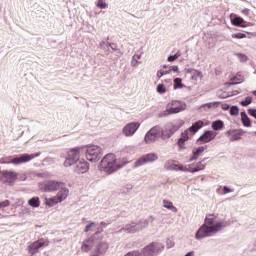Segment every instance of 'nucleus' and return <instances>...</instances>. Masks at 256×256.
<instances>
[{"instance_id":"nucleus-1","label":"nucleus","mask_w":256,"mask_h":256,"mask_svg":"<svg viewBox=\"0 0 256 256\" xmlns=\"http://www.w3.org/2000/svg\"><path fill=\"white\" fill-rule=\"evenodd\" d=\"M224 227H227V223L223 220H217V215L208 214L204 220V224L196 232V239H205V237H212L219 233Z\"/></svg>"},{"instance_id":"nucleus-2","label":"nucleus","mask_w":256,"mask_h":256,"mask_svg":"<svg viewBox=\"0 0 256 256\" xmlns=\"http://www.w3.org/2000/svg\"><path fill=\"white\" fill-rule=\"evenodd\" d=\"M119 167L117 157L113 153L107 154L100 162V171H104L107 175L115 173Z\"/></svg>"},{"instance_id":"nucleus-3","label":"nucleus","mask_w":256,"mask_h":256,"mask_svg":"<svg viewBox=\"0 0 256 256\" xmlns=\"http://www.w3.org/2000/svg\"><path fill=\"white\" fill-rule=\"evenodd\" d=\"M187 105L179 100H172L167 104L166 110L159 114V117H167L169 115H173L175 113H181V111H185Z\"/></svg>"},{"instance_id":"nucleus-4","label":"nucleus","mask_w":256,"mask_h":256,"mask_svg":"<svg viewBox=\"0 0 256 256\" xmlns=\"http://www.w3.org/2000/svg\"><path fill=\"white\" fill-rule=\"evenodd\" d=\"M205 167H206V164H203L202 161H199L197 163L188 164V165H177V164L173 165V169L175 171H184V172H188V173H197L199 171H203V169H205Z\"/></svg>"},{"instance_id":"nucleus-5","label":"nucleus","mask_w":256,"mask_h":256,"mask_svg":"<svg viewBox=\"0 0 256 256\" xmlns=\"http://www.w3.org/2000/svg\"><path fill=\"white\" fill-rule=\"evenodd\" d=\"M35 157H39V154H23L16 158H3L0 160V163H12V165H21L22 163H29V161H33Z\"/></svg>"},{"instance_id":"nucleus-6","label":"nucleus","mask_w":256,"mask_h":256,"mask_svg":"<svg viewBox=\"0 0 256 256\" xmlns=\"http://www.w3.org/2000/svg\"><path fill=\"white\" fill-rule=\"evenodd\" d=\"M103 157V149L97 145L88 146L86 149V158L92 163H97Z\"/></svg>"},{"instance_id":"nucleus-7","label":"nucleus","mask_w":256,"mask_h":256,"mask_svg":"<svg viewBox=\"0 0 256 256\" xmlns=\"http://www.w3.org/2000/svg\"><path fill=\"white\" fill-rule=\"evenodd\" d=\"M81 157V148L76 147L72 148L68 151V155L66 160L64 161V167H71V165H75L79 161Z\"/></svg>"},{"instance_id":"nucleus-8","label":"nucleus","mask_w":256,"mask_h":256,"mask_svg":"<svg viewBox=\"0 0 256 256\" xmlns=\"http://www.w3.org/2000/svg\"><path fill=\"white\" fill-rule=\"evenodd\" d=\"M41 191L53 192L59 191V187H63V182H57L55 180H48L39 184Z\"/></svg>"},{"instance_id":"nucleus-9","label":"nucleus","mask_w":256,"mask_h":256,"mask_svg":"<svg viewBox=\"0 0 256 256\" xmlns=\"http://www.w3.org/2000/svg\"><path fill=\"white\" fill-rule=\"evenodd\" d=\"M0 175V181L3 183H9V185H13L19 177L17 172L11 170H1Z\"/></svg>"},{"instance_id":"nucleus-10","label":"nucleus","mask_w":256,"mask_h":256,"mask_svg":"<svg viewBox=\"0 0 256 256\" xmlns=\"http://www.w3.org/2000/svg\"><path fill=\"white\" fill-rule=\"evenodd\" d=\"M160 251H163V246L160 243L154 242V243H151L143 248L142 255L143 256H155Z\"/></svg>"},{"instance_id":"nucleus-11","label":"nucleus","mask_w":256,"mask_h":256,"mask_svg":"<svg viewBox=\"0 0 256 256\" xmlns=\"http://www.w3.org/2000/svg\"><path fill=\"white\" fill-rule=\"evenodd\" d=\"M161 137V127L159 126H154L153 128L150 129L145 135L144 141L145 143H155L157 139Z\"/></svg>"},{"instance_id":"nucleus-12","label":"nucleus","mask_w":256,"mask_h":256,"mask_svg":"<svg viewBox=\"0 0 256 256\" xmlns=\"http://www.w3.org/2000/svg\"><path fill=\"white\" fill-rule=\"evenodd\" d=\"M157 159H159V156L156 153H148L136 160L134 167H142V165H146V163H153V161H157Z\"/></svg>"},{"instance_id":"nucleus-13","label":"nucleus","mask_w":256,"mask_h":256,"mask_svg":"<svg viewBox=\"0 0 256 256\" xmlns=\"http://www.w3.org/2000/svg\"><path fill=\"white\" fill-rule=\"evenodd\" d=\"M49 246V240L45 239H39L37 241H34L28 246V251L31 256L35 255V253H39V249L41 247H48Z\"/></svg>"},{"instance_id":"nucleus-14","label":"nucleus","mask_w":256,"mask_h":256,"mask_svg":"<svg viewBox=\"0 0 256 256\" xmlns=\"http://www.w3.org/2000/svg\"><path fill=\"white\" fill-rule=\"evenodd\" d=\"M139 127H141L139 122L128 123L126 126H124L122 133L125 135V137H133V135L137 133V129H139Z\"/></svg>"},{"instance_id":"nucleus-15","label":"nucleus","mask_w":256,"mask_h":256,"mask_svg":"<svg viewBox=\"0 0 256 256\" xmlns=\"http://www.w3.org/2000/svg\"><path fill=\"white\" fill-rule=\"evenodd\" d=\"M176 131H179V126L168 124L165 129L161 130V137L162 139H169Z\"/></svg>"},{"instance_id":"nucleus-16","label":"nucleus","mask_w":256,"mask_h":256,"mask_svg":"<svg viewBox=\"0 0 256 256\" xmlns=\"http://www.w3.org/2000/svg\"><path fill=\"white\" fill-rule=\"evenodd\" d=\"M227 137H229L230 141H239L241 140V137L245 135V131L241 129H234V130H228L226 132Z\"/></svg>"},{"instance_id":"nucleus-17","label":"nucleus","mask_w":256,"mask_h":256,"mask_svg":"<svg viewBox=\"0 0 256 256\" xmlns=\"http://www.w3.org/2000/svg\"><path fill=\"white\" fill-rule=\"evenodd\" d=\"M76 173H87L89 171V163L85 160H78L74 168Z\"/></svg>"},{"instance_id":"nucleus-18","label":"nucleus","mask_w":256,"mask_h":256,"mask_svg":"<svg viewBox=\"0 0 256 256\" xmlns=\"http://www.w3.org/2000/svg\"><path fill=\"white\" fill-rule=\"evenodd\" d=\"M231 23L232 25H234L235 27H251V23L250 22H246L243 18L235 16L231 19Z\"/></svg>"},{"instance_id":"nucleus-19","label":"nucleus","mask_w":256,"mask_h":256,"mask_svg":"<svg viewBox=\"0 0 256 256\" xmlns=\"http://www.w3.org/2000/svg\"><path fill=\"white\" fill-rule=\"evenodd\" d=\"M58 191L59 192L57 193L56 197H58V200H60V203L62 201H65V199H67V197H69V190L65 186V183H62V186L59 187Z\"/></svg>"},{"instance_id":"nucleus-20","label":"nucleus","mask_w":256,"mask_h":256,"mask_svg":"<svg viewBox=\"0 0 256 256\" xmlns=\"http://www.w3.org/2000/svg\"><path fill=\"white\" fill-rule=\"evenodd\" d=\"M217 134L213 131H206L199 139L200 143H209L213 141V138L216 137Z\"/></svg>"},{"instance_id":"nucleus-21","label":"nucleus","mask_w":256,"mask_h":256,"mask_svg":"<svg viewBox=\"0 0 256 256\" xmlns=\"http://www.w3.org/2000/svg\"><path fill=\"white\" fill-rule=\"evenodd\" d=\"M189 140V130H185L181 137L178 139V145L180 149H185V141Z\"/></svg>"},{"instance_id":"nucleus-22","label":"nucleus","mask_w":256,"mask_h":256,"mask_svg":"<svg viewBox=\"0 0 256 256\" xmlns=\"http://www.w3.org/2000/svg\"><path fill=\"white\" fill-rule=\"evenodd\" d=\"M204 151H205L204 146H200V147L196 148L195 150H193V155L190 158V161H197V159H199V157H201V155H203Z\"/></svg>"},{"instance_id":"nucleus-23","label":"nucleus","mask_w":256,"mask_h":256,"mask_svg":"<svg viewBox=\"0 0 256 256\" xmlns=\"http://www.w3.org/2000/svg\"><path fill=\"white\" fill-rule=\"evenodd\" d=\"M91 247H93V240L88 239L83 242L81 250L84 251V253H89V251H91Z\"/></svg>"},{"instance_id":"nucleus-24","label":"nucleus","mask_w":256,"mask_h":256,"mask_svg":"<svg viewBox=\"0 0 256 256\" xmlns=\"http://www.w3.org/2000/svg\"><path fill=\"white\" fill-rule=\"evenodd\" d=\"M203 125H205V123L201 120L195 122L189 129L188 131H190V133H197V131H199V129H201V127H203Z\"/></svg>"},{"instance_id":"nucleus-25","label":"nucleus","mask_w":256,"mask_h":256,"mask_svg":"<svg viewBox=\"0 0 256 256\" xmlns=\"http://www.w3.org/2000/svg\"><path fill=\"white\" fill-rule=\"evenodd\" d=\"M57 203H61L57 196L47 198L45 200V205H47L48 207H54V205H57Z\"/></svg>"},{"instance_id":"nucleus-26","label":"nucleus","mask_w":256,"mask_h":256,"mask_svg":"<svg viewBox=\"0 0 256 256\" xmlns=\"http://www.w3.org/2000/svg\"><path fill=\"white\" fill-rule=\"evenodd\" d=\"M241 121H242L244 127L251 126V119H249V116H247V113H245V112H241Z\"/></svg>"},{"instance_id":"nucleus-27","label":"nucleus","mask_w":256,"mask_h":256,"mask_svg":"<svg viewBox=\"0 0 256 256\" xmlns=\"http://www.w3.org/2000/svg\"><path fill=\"white\" fill-rule=\"evenodd\" d=\"M225 127V124L221 120H216L212 123V129L213 131H221Z\"/></svg>"},{"instance_id":"nucleus-28","label":"nucleus","mask_w":256,"mask_h":256,"mask_svg":"<svg viewBox=\"0 0 256 256\" xmlns=\"http://www.w3.org/2000/svg\"><path fill=\"white\" fill-rule=\"evenodd\" d=\"M230 83L228 85H239V83H243V76L241 74H237L235 77L230 79Z\"/></svg>"},{"instance_id":"nucleus-29","label":"nucleus","mask_w":256,"mask_h":256,"mask_svg":"<svg viewBox=\"0 0 256 256\" xmlns=\"http://www.w3.org/2000/svg\"><path fill=\"white\" fill-rule=\"evenodd\" d=\"M163 207L170 209V211H173V213H177V207L173 206V202L171 201L163 200Z\"/></svg>"},{"instance_id":"nucleus-30","label":"nucleus","mask_w":256,"mask_h":256,"mask_svg":"<svg viewBox=\"0 0 256 256\" xmlns=\"http://www.w3.org/2000/svg\"><path fill=\"white\" fill-rule=\"evenodd\" d=\"M28 205H30V207H39V205H41V201L39 200V197H33L28 201Z\"/></svg>"},{"instance_id":"nucleus-31","label":"nucleus","mask_w":256,"mask_h":256,"mask_svg":"<svg viewBox=\"0 0 256 256\" xmlns=\"http://www.w3.org/2000/svg\"><path fill=\"white\" fill-rule=\"evenodd\" d=\"M217 107H219V102H210L203 104L201 109H217Z\"/></svg>"},{"instance_id":"nucleus-32","label":"nucleus","mask_w":256,"mask_h":256,"mask_svg":"<svg viewBox=\"0 0 256 256\" xmlns=\"http://www.w3.org/2000/svg\"><path fill=\"white\" fill-rule=\"evenodd\" d=\"M174 89H183V83L181 78H176L174 80Z\"/></svg>"},{"instance_id":"nucleus-33","label":"nucleus","mask_w":256,"mask_h":256,"mask_svg":"<svg viewBox=\"0 0 256 256\" xmlns=\"http://www.w3.org/2000/svg\"><path fill=\"white\" fill-rule=\"evenodd\" d=\"M245 38H247V34L245 33L232 34V39H245Z\"/></svg>"},{"instance_id":"nucleus-34","label":"nucleus","mask_w":256,"mask_h":256,"mask_svg":"<svg viewBox=\"0 0 256 256\" xmlns=\"http://www.w3.org/2000/svg\"><path fill=\"white\" fill-rule=\"evenodd\" d=\"M99 9H107V2L105 0H98L96 5Z\"/></svg>"},{"instance_id":"nucleus-35","label":"nucleus","mask_w":256,"mask_h":256,"mask_svg":"<svg viewBox=\"0 0 256 256\" xmlns=\"http://www.w3.org/2000/svg\"><path fill=\"white\" fill-rule=\"evenodd\" d=\"M157 92L160 94L167 93V88L163 84H158Z\"/></svg>"},{"instance_id":"nucleus-36","label":"nucleus","mask_w":256,"mask_h":256,"mask_svg":"<svg viewBox=\"0 0 256 256\" xmlns=\"http://www.w3.org/2000/svg\"><path fill=\"white\" fill-rule=\"evenodd\" d=\"M230 115L232 116L239 115V108L237 106H232L230 108Z\"/></svg>"},{"instance_id":"nucleus-37","label":"nucleus","mask_w":256,"mask_h":256,"mask_svg":"<svg viewBox=\"0 0 256 256\" xmlns=\"http://www.w3.org/2000/svg\"><path fill=\"white\" fill-rule=\"evenodd\" d=\"M179 57H181V54L180 53H176L175 55L169 56L168 57V61H169V63H171L173 61H176V59H179Z\"/></svg>"},{"instance_id":"nucleus-38","label":"nucleus","mask_w":256,"mask_h":256,"mask_svg":"<svg viewBox=\"0 0 256 256\" xmlns=\"http://www.w3.org/2000/svg\"><path fill=\"white\" fill-rule=\"evenodd\" d=\"M11 205V202L9 200H4L0 202V209H5V207H9Z\"/></svg>"},{"instance_id":"nucleus-39","label":"nucleus","mask_w":256,"mask_h":256,"mask_svg":"<svg viewBox=\"0 0 256 256\" xmlns=\"http://www.w3.org/2000/svg\"><path fill=\"white\" fill-rule=\"evenodd\" d=\"M241 105L243 107H247L248 105H251V97H246V99L241 102Z\"/></svg>"},{"instance_id":"nucleus-40","label":"nucleus","mask_w":256,"mask_h":256,"mask_svg":"<svg viewBox=\"0 0 256 256\" xmlns=\"http://www.w3.org/2000/svg\"><path fill=\"white\" fill-rule=\"evenodd\" d=\"M125 256H143L139 251L128 252Z\"/></svg>"},{"instance_id":"nucleus-41","label":"nucleus","mask_w":256,"mask_h":256,"mask_svg":"<svg viewBox=\"0 0 256 256\" xmlns=\"http://www.w3.org/2000/svg\"><path fill=\"white\" fill-rule=\"evenodd\" d=\"M93 227H95V223L94 222H92L89 225H87L85 230H84L85 233H89V231H91V228H93Z\"/></svg>"},{"instance_id":"nucleus-42","label":"nucleus","mask_w":256,"mask_h":256,"mask_svg":"<svg viewBox=\"0 0 256 256\" xmlns=\"http://www.w3.org/2000/svg\"><path fill=\"white\" fill-rule=\"evenodd\" d=\"M169 69H171V72L177 73L179 71V66H171Z\"/></svg>"},{"instance_id":"nucleus-43","label":"nucleus","mask_w":256,"mask_h":256,"mask_svg":"<svg viewBox=\"0 0 256 256\" xmlns=\"http://www.w3.org/2000/svg\"><path fill=\"white\" fill-rule=\"evenodd\" d=\"M165 75V73L163 72V70H159L158 72H157V77H158V79H161V77H163Z\"/></svg>"},{"instance_id":"nucleus-44","label":"nucleus","mask_w":256,"mask_h":256,"mask_svg":"<svg viewBox=\"0 0 256 256\" xmlns=\"http://www.w3.org/2000/svg\"><path fill=\"white\" fill-rule=\"evenodd\" d=\"M162 73H164V75H170L171 69L169 68V70H163Z\"/></svg>"},{"instance_id":"nucleus-45","label":"nucleus","mask_w":256,"mask_h":256,"mask_svg":"<svg viewBox=\"0 0 256 256\" xmlns=\"http://www.w3.org/2000/svg\"><path fill=\"white\" fill-rule=\"evenodd\" d=\"M224 191H225V193H231V191H233V190H231L229 187L225 186Z\"/></svg>"},{"instance_id":"nucleus-46","label":"nucleus","mask_w":256,"mask_h":256,"mask_svg":"<svg viewBox=\"0 0 256 256\" xmlns=\"http://www.w3.org/2000/svg\"><path fill=\"white\" fill-rule=\"evenodd\" d=\"M242 13H243L244 15H249V9H244V10H242Z\"/></svg>"},{"instance_id":"nucleus-47","label":"nucleus","mask_w":256,"mask_h":256,"mask_svg":"<svg viewBox=\"0 0 256 256\" xmlns=\"http://www.w3.org/2000/svg\"><path fill=\"white\" fill-rule=\"evenodd\" d=\"M27 179V174H22L21 181H25Z\"/></svg>"},{"instance_id":"nucleus-48","label":"nucleus","mask_w":256,"mask_h":256,"mask_svg":"<svg viewBox=\"0 0 256 256\" xmlns=\"http://www.w3.org/2000/svg\"><path fill=\"white\" fill-rule=\"evenodd\" d=\"M163 67H164V69H167V65H164Z\"/></svg>"},{"instance_id":"nucleus-49","label":"nucleus","mask_w":256,"mask_h":256,"mask_svg":"<svg viewBox=\"0 0 256 256\" xmlns=\"http://www.w3.org/2000/svg\"><path fill=\"white\" fill-rule=\"evenodd\" d=\"M38 177H43V175H41V174H38Z\"/></svg>"}]
</instances>
